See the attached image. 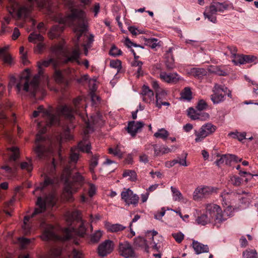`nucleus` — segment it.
<instances>
[{"label":"nucleus","mask_w":258,"mask_h":258,"mask_svg":"<svg viewBox=\"0 0 258 258\" xmlns=\"http://www.w3.org/2000/svg\"><path fill=\"white\" fill-rule=\"evenodd\" d=\"M227 49L229 50L230 54H231L232 57L235 56L237 54V48L234 46H227Z\"/></svg>","instance_id":"nucleus-64"},{"label":"nucleus","mask_w":258,"mask_h":258,"mask_svg":"<svg viewBox=\"0 0 258 258\" xmlns=\"http://www.w3.org/2000/svg\"><path fill=\"white\" fill-rule=\"evenodd\" d=\"M158 40L155 38H145V42L146 45L152 48H155L159 45Z\"/></svg>","instance_id":"nucleus-43"},{"label":"nucleus","mask_w":258,"mask_h":258,"mask_svg":"<svg viewBox=\"0 0 258 258\" xmlns=\"http://www.w3.org/2000/svg\"><path fill=\"white\" fill-rule=\"evenodd\" d=\"M206 214L211 218V220H214L215 224L217 225V227H219L218 224L226 221L232 215L231 208L229 206L222 211L220 206L214 204L207 205Z\"/></svg>","instance_id":"nucleus-8"},{"label":"nucleus","mask_w":258,"mask_h":258,"mask_svg":"<svg viewBox=\"0 0 258 258\" xmlns=\"http://www.w3.org/2000/svg\"><path fill=\"white\" fill-rule=\"evenodd\" d=\"M113 242L110 240H106L99 245L98 248V254L102 256H106L113 250Z\"/></svg>","instance_id":"nucleus-17"},{"label":"nucleus","mask_w":258,"mask_h":258,"mask_svg":"<svg viewBox=\"0 0 258 258\" xmlns=\"http://www.w3.org/2000/svg\"><path fill=\"white\" fill-rule=\"evenodd\" d=\"M93 37L94 36L92 35H90L89 36L85 34L84 35L83 39L85 42L82 44V46L84 47L85 54L86 55H87L88 53V49L91 47V44L94 41Z\"/></svg>","instance_id":"nucleus-28"},{"label":"nucleus","mask_w":258,"mask_h":258,"mask_svg":"<svg viewBox=\"0 0 258 258\" xmlns=\"http://www.w3.org/2000/svg\"><path fill=\"white\" fill-rule=\"evenodd\" d=\"M228 88L218 84H215L213 88V94L211 95V99L214 104L220 103L225 100V93Z\"/></svg>","instance_id":"nucleus-12"},{"label":"nucleus","mask_w":258,"mask_h":258,"mask_svg":"<svg viewBox=\"0 0 258 258\" xmlns=\"http://www.w3.org/2000/svg\"><path fill=\"white\" fill-rule=\"evenodd\" d=\"M234 195L235 194L232 192H228L225 191H223L221 195L222 201L223 202V205H228L230 204L231 198H232Z\"/></svg>","instance_id":"nucleus-32"},{"label":"nucleus","mask_w":258,"mask_h":258,"mask_svg":"<svg viewBox=\"0 0 258 258\" xmlns=\"http://www.w3.org/2000/svg\"><path fill=\"white\" fill-rule=\"evenodd\" d=\"M82 119L85 122V128L84 130V133L85 135L88 134L93 131V128L91 125V124H95V120L94 117L91 116L90 119L87 117L86 119L84 117H82Z\"/></svg>","instance_id":"nucleus-26"},{"label":"nucleus","mask_w":258,"mask_h":258,"mask_svg":"<svg viewBox=\"0 0 258 258\" xmlns=\"http://www.w3.org/2000/svg\"><path fill=\"white\" fill-rule=\"evenodd\" d=\"M141 94L143 96V100L145 102L149 103L154 99L153 91L146 85L143 86Z\"/></svg>","instance_id":"nucleus-22"},{"label":"nucleus","mask_w":258,"mask_h":258,"mask_svg":"<svg viewBox=\"0 0 258 258\" xmlns=\"http://www.w3.org/2000/svg\"><path fill=\"white\" fill-rule=\"evenodd\" d=\"M151 233L152 235V241L151 244L153 249L157 251H159L162 244L159 242H156L155 240L156 239L158 241L163 240V237L161 235H158L157 232L155 230L152 231Z\"/></svg>","instance_id":"nucleus-23"},{"label":"nucleus","mask_w":258,"mask_h":258,"mask_svg":"<svg viewBox=\"0 0 258 258\" xmlns=\"http://www.w3.org/2000/svg\"><path fill=\"white\" fill-rule=\"evenodd\" d=\"M159 76L162 81L169 84H176L180 80V76L176 73L161 72Z\"/></svg>","instance_id":"nucleus-18"},{"label":"nucleus","mask_w":258,"mask_h":258,"mask_svg":"<svg viewBox=\"0 0 258 258\" xmlns=\"http://www.w3.org/2000/svg\"><path fill=\"white\" fill-rule=\"evenodd\" d=\"M44 37L42 35L35 32L31 33L28 37V41L31 43L37 44L40 42H43Z\"/></svg>","instance_id":"nucleus-27"},{"label":"nucleus","mask_w":258,"mask_h":258,"mask_svg":"<svg viewBox=\"0 0 258 258\" xmlns=\"http://www.w3.org/2000/svg\"><path fill=\"white\" fill-rule=\"evenodd\" d=\"M74 13L71 16H70L66 19H60L61 22H68L72 23L73 21H77L79 22V27H76L74 29V32L76 34V38L74 39L75 47L71 50L65 51L64 46L62 43L54 45L51 47L50 50L51 52L55 55L58 58L61 55L65 57L64 62L68 63L69 62H76L78 64L81 65V62L79 60L81 54L80 46L79 42L81 37L84 33L87 31V26L85 23H84L81 16V13H78V16Z\"/></svg>","instance_id":"nucleus-3"},{"label":"nucleus","mask_w":258,"mask_h":258,"mask_svg":"<svg viewBox=\"0 0 258 258\" xmlns=\"http://www.w3.org/2000/svg\"><path fill=\"white\" fill-rule=\"evenodd\" d=\"M196 221L198 224H201L202 225H205L208 223H210L212 220L210 217L208 216L206 213L201 215L200 216H199L197 219Z\"/></svg>","instance_id":"nucleus-36"},{"label":"nucleus","mask_w":258,"mask_h":258,"mask_svg":"<svg viewBox=\"0 0 258 258\" xmlns=\"http://www.w3.org/2000/svg\"><path fill=\"white\" fill-rule=\"evenodd\" d=\"M232 61L236 65L238 64H244V55H235L234 56Z\"/></svg>","instance_id":"nucleus-53"},{"label":"nucleus","mask_w":258,"mask_h":258,"mask_svg":"<svg viewBox=\"0 0 258 258\" xmlns=\"http://www.w3.org/2000/svg\"><path fill=\"white\" fill-rule=\"evenodd\" d=\"M244 63L253 62L256 57L251 55H244Z\"/></svg>","instance_id":"nucleus-63"},{"label":"nucleus","mask_w":258,"mask_h":258,"mask_svg":"<svg viewBox=\"0 0 258 258\" xmlns=\"http://www.w3.org/2000/svg\"><path fill=\"white\" fill-rule=\"evenodd\" d=\"M109 153L118 157L119 159H121L122 157V153L120 151L118 146H116L114 148H109Z\"/></svg>","instance_id":"nucleus-46"},{"label":"nucleus","mask_w":258,"mask_h":258,"mask_svg":"<svg viewBox=\"0 0 258 258\" xmlns=\"http://www.w3.org/2000/svg\"><path fill=\"white\" fill-rule=\"evenodd\" d=\"M216 130V126L211 123L202 125L199 132L195 131L196 142H202L206 137L214 133Z\"/></svg>","instance_id":"nucleus-13"},{"label":"nucleus","mask_w":258,"mask_h":258,"mask_svg":"<svg viewBox=\"0 0 258 258\" xmlns=\"http://www.w3.org/2000/svg\"><path fill=\"white\" fill-rule=\"evenodd\" d=\"M121 197L126 205H132L134 207H136L139 203V196L134 194L133 191L129 188L125 191H122L121 193Z\"/></svg>","instance_id":"nucleus-15"},{"label":"nucleus","mask_w":258,"mask_h":258,"mask_svg":"<svg viewBox=\"0 0 258 258\" xmlns=\"http://www.w3.org/2000/svg\"><path fill=\"white\" fill-rule=\"evenodd\" d=\"M3 105L0 104V127H4L8 121L6 115L3 112Z\"/></svg>","instance_id":"nucleus-44"},{"label":"nucleus","mask_w":258,"mask_h":258,"mask_svg":"<svg viewBox=\"0 0 258 258\" xmlns=\"http://www.w3.org/2000/svg\"><path fill=\"white\" fill-rule=\"evenodd\" d=\"M210 72L218 76H226L228 75L227 70L221 66H215L210 69Z\"/></svg>","instance_id":"nucleus-31"},{"label":"nucleus","mask_w":258,"mask_h":258,"mask_svg":"<svg viewBox=\"0 0 258 258\" xmlns=\"http://www.w3.org/2000/svg\"><path fill=\"white\" fill-rule=\"evenodd\" d=\"M192 247L195 252L198 254L203 252H208L209 251V247L207 245H204L197 241H193Z\"/></svg>","instance_id":"nucleus-25"},{"label":"nucleus","mask_w":258,"mask_h":258,"mask_svg":"<svg viewBox=\"0 0 258 258\" xmlns=\"http://www.w3.org/2000/svg\"><path fill=\"white\" fill-rule=\"evenodd\" d=\"M157 138H161L163 140H166L168 136L169 133L164 128L159 129L154 135Z\"/></svg>","instance_id":"nucleus-39"},{"label":"nucleus","mask_w":258,"mask_h":258,"mask_svg":"<svg viewBox=\"0 0 258 258\" xmlns=\"http://www.w3.org/2000/svg\"><path fill=\"white\" fill-rule=\"evenodd\" d=\"M67 220L69 221V222H71L74 220L82 221L81 213L79 211L76 210L71 213L68 214V218Z\"/></svg>","instance_id":"nucleus-34"},{"label":"nucleus","mask_w":258,"mask_h":258,"mask_svg":"<svg viewBox=\"0 0 258 258\" xmlns=\"http://www.w3.org/2000/svg\"><path fill=\"white\" fill-rule=\"evenodd\" d=\"M156 106L157 107H160V101L165 99L166 98V96L167 95L166 92L161 89H158L156 91Z\"/></svg>","instance_id":"nucleus-30"},{"label":"nucleus","mask_w":258,"mask_h":258,"mask_svg":"<svg viewBox=\"0 0 258 258\" xmlns=\"http://www.w3.org/2000/svg\"><path fill=\"white\" fill-rule=\"evenodd\" d=\"M187 155V154L186 153H183L182 154L181 157H178L175 160L177 161V163H178L180 165L187 166V164L186 162Z\"/></svg>","instance_id":"nucleus-52"},{"label":"nucleus","mask_w":258,"mask_h":258,"mask_svg":"<svg viewBox=\"0 0 258 258\" xmlns=\"http://www.w3.org/2000/svg\"><path fill=\"white\" fill-rule=\"evenodd\" d=\"M122 175L124 177L129 176V179L132 181H135V180H136L137 174L135 171H134V170H125L124 171Z\"/></svg>","instance_id":"nucleus-49"},{"label":"nucleus","mask_w":258,"mask_h":258,"mask_svg":"<svg viewBox=\"0 0 258 258\" xmlns=\"http://www.w3.org/2000/svg\"><path fill=\"white\" fill-rule=\"evenodd\" d=\"M29 2V8L26 7H19V4L14 0H9V5L7 7L9 14L14 18L19 19L26 18L28 16L34 6H36L40 9L45 7L46 4L43 1L39 0H27Z\"/></svg>","instance_id":"nucleus-6"},{"label":"nucleus","mask_w":258,"mask_h":258,"mask_svg":"<svg viewBox=\"0 0 258 258\" xmlns=\"http://www.w3.org/2000/svg\"><path fill=\"white\" fill-rule=\"evenodd\" d=\"M54 77L55 81L58 83H62L63 81V77L61 72L59 70H57L56 68L55 69Z\"/></svg>","instance_id":"nucleus-51"},{"label":"nucleus","mask_w":258,"mask_h":258,"mask_svg":"<svg viewBox=\"0 0 258 258\" xmlns=\"http://www.w3.org/2000/svg\"><path fill=\"white\" fill-rule=\"evenodd\" d=\"M217 188L212 186H199L196 188L193 193V199L199 201L202 198H207L214 192H216Z\"/></svg>","instance_id":"nucleus-14"},{"label":"nucleus","mask_w":258,"mask_h":258,"mask_svg":"<svg viewBox=\"0 0 258 258\" xmlns=\"http://www.w3.org/2000/svg\"><path fill=\"white\" fill-rule=\"evenodd\" d=\"M118 249L120 255L125 258L136 256L133 246L127 241L119 243Z\"/></svg>","instance_id":"nucleus-16"},{"label":"nucleus","mask_w":258,"mask_h":258,"mask_svg":"<svg viewBox=\"0 0 258 258\" xmlns=\"http://www.w3.org/2000/svg\"><path fill=\"white\" fill-rule=\"evenodd\" d=\"M57 181V179L55 177H50L47 175H45L43 182L41 183L40 185L36 188V190L39 189L43 190L47 186L53 185Z\"/></svg>","instance_id":"nucleus-24"},{"label":"nucleus","mask_w":258,"mask_h":258,"mask_svg":"<svg viewBox=\"0 0 258 258\" xmlns=\"http://www.w3.org/2000/svg\"><path fill=\"white\" fill-rule=\"evenodd\" d=\"M71 171L69 168H66L61 175V180L64 182V191L72 197L84 183V177L78 172L75 173L70 180Z\"/></svg>","instance_id":"nucleus-7"},{"label":"nucleus","mask_w":258,"mask_h":258,"mask_svg":"<svg viewBox=\"0 0 258 258\" xmlns=\"http://www.w3.org/2000/svg\"><path fill=\"white\" fill-rule=\"evenodd\" d=\"M40 113L42 114L46 122L45 123L39 122L38 123L39 131L36 136L34 151L39 158L42 159L51 153L50 148L45 146L46 142L49 143V141H46L42 135L46 132L47 127L59 125L60 119L59 116L56 113V114L53 113L52 107H50L48 109L46 110L44 109L42 105H40L37 108V110L34 111L33 117H37Z\"/></svg>","instance_id":"nucleus-1"},{"label":"nucleus","mask_w":258,"mask_h":258,"mask_svg":"<svg viewBox=\"0 0 258 258\" xmlns=\"http://www.w3.org/2000/svg\"><path fill=\"white\" fill-rule=\"evenodd\" d=\"M187 114L192 120H206L209 117L208 113L198 112L192 108H188Z\"/></svg>","instance_id":"nucleus-19"},{"label":"nucleus","mask_w":258,"mask_h":258,"mask_svg":"<svg viewBox=\"0 0 258 258\" xmlns=\"http://www.w3.org/2000/svg\"><path fill=\"white\" fill-rule=\"evenodd\" d=\"M192 73H194L195 76L198 78H201L202 77L205 76L207 74L206 70L203 68L194 69Z\"/></svg>","instance_id":"nucleus-48"},{"label":"nucleus","mask_w":258,"mask_h":258,"mask_svg":"<svg viewBox=\"0 0 258 258\" xmlns=\"http://www.w3.org/2000/svg\"><path fill=\"white\" fill-rule=\"evenodd\" d=\"M107 228L110 232H117L123 230L125 227L119 224H115L107 225Z\"/></svg>","instance_id":"nucleus-37"},{"label":"nucleus","mask_w":258,"mask_h":258,"mask_svg":"<svg viewBox=\"0 0 258 258\" xmlns=\"http://www.w3.org/2000/svg\"><path fill=\"white\" fill-rule=\"evenodd\" d=\"M41 226L43 228V232L41 238L43 240H55L65 241L72 238L74 229L73 228H66L63 230L62 235H56L54 232L53 226L41 223Z\"/></svg>","instance_id":"nucleus-9"},{"label":"nucleus","mask_w":258,"mask_h":258,"mask_svg":"<svg viewBox=\"0 0 258 258\" xmlns=\"http://www.w3.org/2000/svg\"><path fill=\"white\" fill-rule=\"evenodd\" d=\"M171 190L173 195V199L175 201H179L183 197L180 191L176 187L171 186Z\"/></svg>","instance_id":"nucleus-41"},{"label":"nucleus","mask_w":258,"mask_h":258,"mask_svg":"<svg viewBox=\"0 0 258 258\" xmlns=\"http://www.w3.org/2000/svg\"><path fill=\"white\" fill-rule=\"evenodd\" d=\"M20 166L22 169L26 170L28 172H31L33 169L32 163L30 162H23L21 164Z\"/></svg>","instance_id":"nucleus-56"},{"label":"nucleus","mask_w":258,"mask_h":258,"mask_svg":"<svg viewBox=\"0 0 258 258\" xmlns=\"http://www.w3.org/2000/svg\"><path fill=\"white\" fill-rule=\"evenodd\" d=\"M12 152L10 155L11 160L16 161L19 157V150L17 147H12L9 149Z\"/></svg>","instance_id":"nucleus-42"},{"label":"nucleus","mask_w":258,"mask_h":258,"mask_svg":"<svg viewBox=\"0 0 258 258\" xmlns=\"http://www.w3.org/2000/svg\"><path fill=\"white\" fill-rule=\"evenodd\" d=\"M144 123L142 121H131L128 124L127 132L132 136H135L138 131L144 126Z\"/></svg>","instance_id":"nucleus-21"},{"label":"nucleus","mask_w":258,"mask_h":258,"mask_svg":"<svg viewBox=\"0 0 258 258\" xmlns=\"http://www.w3.org/2000/svg\"><path fill=\"white\" fill-rule=\"evenodd\" d=\"M172 236L174 238L175 240L179 243L181 242L184 237V234L181 232L172 233Z\"/></svg>","instance_id":"nucleus-55"},{"label":"nucleus","mask_w":258,"mask_h":258,"mask_svg":"<svg viewBox=\"0 0 258 258\" xmlns=\"http://www.w3.org/2000/svg\"><path fill=\"white\" fill-rule=\"evenodd\" d=\"M181 97L186 100L190 101L192 99V92L189 87H185L181 92Z\"/></svg>","instance_id":"nucleus-40"},{"label":"nucleus","mask_w":258,"mask_h":258,"mask_svg":"<svg viewBox=\"0 0 258 258\" xmlns=\"http://www.w3.org/2000/svg\"><path fill=\"white\" fill-rule=\"evenodd\" d=\"M37 45L35 48V51L37 53H41L45 48V45L43 42L37 43Z\"/></svg>","instance_id":"nucleus-61"},{"label":"nucleus","mask_w":258,"mask_h":258,"mask_svg":"<svg viewBox=\"0 0 258 258\" xmlns=\"http://www.w3.org/2000/svg\"><path fill=\"white\" fill-rule=\"evenodd\" d=\"M88 225L87 223L85 224L84 222L81 221V223L80 225L78 230L77 233L80 236H84L86 234V225Z\"/></svg>","instance_id":"nucleus-47"},{"label":"nucleus","mask_w":258,"mask_h":258,"mask_svg":"<svg viewBox=\"0 0 258 258\" xmlns=\"http://www.w3.org/2000/svg\"><path fill=\"white\" fill-rule=\"evenodd\" d=\"M6 47L0 48V58L2 57L4 61L6 63H11L12 61L11 56L7 52Z\"/></svg>","instance_id":"nucleus-35"},{"label":"nucleus","mask_w":258,"mask_h":258,"mask_svg":"<svg viewBox=\"0 0 258 258\" xmlns=\"http://www.w3.org/2000/svg\"><path fill=\"white\" fill-rule=\"evenodd\" d=\"M18 241L21 244V248L24 249L29 245L31 242L30 239L24 237H20Z\"/></svg>","instance_id":"nucleus-54"},{"label":"nucleus","mask_w":258,"mask_h":258,"mask_svg":"<svg viewBox=\"0 0 258 258\" xmlns=\"http://www.w3.org/2000/svg\"><path fill=\"white\" fill-rule=\"evenodd\" d=\"M154 154L156 156H158L161 154H162V146H159L158 145H153Z\"/></svg>","instance_id":"nucleus-62"},{"label":"nucleus","mask_w":258,"mask_h":258,"mask_svg":"<svg viewBox=\"0 0 258 258\" xmlns=\"http://www.w3.org/2000/svg\"><path fill=\"white\" fill-rule=\"evenodd\" d=\"M122 51L120 49H118L116 46H112L111 49L109 51V54L112 56H117L121 55Z\"/></svg>","instance_id":"nucleus-57"},{"label":"nucleus","mask_w":258,"mask_h":258,"mask_svg":"<svg viewBox=\"0 0 258 258\" xmlns=\"http://www.w3.org/2000/svg\"><path fill=\"white\" fill-rule=\"evenodd\" d=\"M49 65H52L54 69H56L58 65V61L54 58H50L38 62V73L31 80L30 79V71L26 69L17 83V91L19 92L21 91L29 92L32 97H35L36 93L39 90V85L45 86L48 83V76L43 74L42 67H47Z\"/></svg>","instance_id":"nucleus-2"},{"label":"nucleus","mask_w":258,"mask_h":258,"mask_svg":"<svg viewBox=\"0 0 258 258\" xmlns=\"http://www.w3.org/2000/svg\"><path fill=\"white\" fill-rule=\"evenodd\" d=\"M165 64L166 66V68L169 70H172L174 67V58H167V59H166L165 60Z\"/></svg>","instance_id":"nucleus-58"},{"label":"nucleus","mask_w":258,"mask_h":258,"mask_svg":"<svg viewBox=\"0 0 258 258\" xmlns=\"http://www.w3.org/2000/svg\"><path fill=\"white\" fill-rule=\"evenodd\" d=\"M47 203L52 206L54 204V196L53 194H49L44 200L41 197H38L36 202V205L38 207L35 209L31 215H27L24 217L23 229L25 234H28L30 231V228L29 225L27 224L29 219L44 212L46 210V204Z\"/></svg>","instance_id":"nucleus-10"},{"label":"nucleus","mask_w":258,"mask_h":258,"mask_svg":"<svg viewBox=\"0 0 258 258\" xmlns=\"http://www.w3.org/2000/svg\"><path fill=\"white\" fill-rule=\"evenodd\" d=\"M213 3L217 12H223L225 10H227L228 7V5L225 3H221L219 2H213Z\"/></svg>","instance_id":"nucleus-45"},{"label":"nucleus","mask_w":258,"mask_h":258,"mask_svg":"<svg viewBox=\"0 0 258 258\" xmlns=\"http://www.w3.org/2000/svg\"><path fill=\"white\" fill-rule=\"evenodd\" d=\"M110 66L112 68L117 69L118 72L121 69V62L118 59L111 60L110 62Z\"/></svg>","instance_id":"nucleus-50"},{"label":"nucleus","mask_w":258,"mask_h":258,"mask_svg":"<svg viewBox=\"0 0 258 258\" xmlns=\"http://www.w3.org/2000/svg\"><path fill=\"white\" fill-rule=\"evenodd\" d=\"M217 12V10L212 3L210 6L206 8L204 16L205 18H207L210 22L215 24L217 23L216 16Z\"/></svg>","instance_id":"nucleus-20"},{"label":"nucleus","mask_w":258,"mask_h":258,"mask_svg":"<svg viewBox=\"0 0 258 258\" xmlns=\"http://www.w3.org/2000/svg\"><path fill=\"white\" fill-rule=\"evenodd\" d=\"M78 149L82 152L91 154L92 157L89 160V170L91 173H95V168L98 164L99 156L97 154L92 155L91 152V144L87 140H83L80 142L78 145Z\"/></svg>","instance_id":"nucleus-11"},{"label":"nucleus","mask_w":258,"mask_h":258,"mask_svg":"<svg viewBox=\"0 0 258 258\" xmlns=\"http://www.w3.org/2000/svg\"><path fill=\"white\" fill-rule=\"evenodd\" d=\"M82 101V98L77 97L73 101V103L75 107L74 109L71 106L66 104H62L58 105L55 109L56 113L59 117L63 116L66 119L69 120L71 123L69 125L64 127V132L63 137L67 140H71L73 139V136L70 134V131L72 128H74V126L72 124L74 119V113L77 112V109L79 108V105Z\"/></svg>","instance_id":"nucleus-5"},{"label":"nucleus","mask_w":258,"mask_h":258,"mask_svg":"<svg viewBox=\"0 0 258 258\" xmlns=\"http://www.w3.org/2000/svg\"><path fill=\"white\" fill-rule=\"evenodd\" d=\"M207 107V104L204 100H200L197 105V109L198 111H202L205 109Z\"/></svg>","instance_id":"nucleus-59"},{"label":"nucleus","mask_w":258,"mask_h":258,"mask_svg":"<svg viewBox=\"0 0 258 258\" xmlns=\"http://www.w3.org/2000/svg\"><path fill=\"white\" fill-rule=\"evenodd\" d=\"M60 3H62L68 9L70 13L66 16H63L61 14H57L54 16L53 20L56 22H57L59 24L54 25L49 32L48 36L51 39L56 38L60 35V34L64 29V25L73 26L74 31L76 27H79V22L78 21H73L72 23H69L68 22H61L60 21V19H66L68 17L71 16L73 15H74V13H75V15L78 16V13L80 14V13H81L82 18L84 23H85L84 13L82 11L74 8L75 2L74 1L60 0Z\"/></svg>","instance_id":"nucleus-4"},{"label":"nucleus","mask_w":258,"mask_h":258,"mask_svg":"<svg viewBox=\"0 0 258 258\" xmlns=\"http://www.w3.org/2000/svg\"><path fill=\"white\" fill-rule=\"evenodd\" d=\"M229 178V182L235 186H240L243 181V179L242 178H240L237 175H231Z\"/></svg>","instance_id":"nucleus-38"},{"label":"nucleus","mask_w":258,"mask_h":258,"mask_svg":"<svg viewBox=\"0 0 258 258\" xmlns=\"http://www.w3.org/2000/svg\"><path fill=\"white\" fill-rule=\"evenodd\" d=\"M102 236V232L100 230L96 231L91 236V240L93 242H98Z\"/></svg>","instance_id":"nucleus-60"},{"label":"nucleus","mask_w":258,"mask_h":258,"mask_svg":"<svg viewBox=\"0 0 258 258\" xmlns=\"http://www.w3.org/2000/svg\"><path fill=\"white\" fill-rule=\"evenodd\" d=\"M135 245L138 247H144L146 252H149V246L146 243V241L143 238L139 237L135 239L134 240Z\"/></svg>","instance_id":"nucleus-33"},{"label":"nucleus","mask_w":258,"mask_h":258,"mask_svg":"<svg viewBox=\"0 0 258 258\" xmlns=\"http://www.w3.org/2000/svg\"><path fill=\"white\" fill-rule=\"evenodd\" d=\"M242 258H258V251L255 249L247 248L243 251Z\"/></svg>","instance_id":"nucleus-29"}]
</instances>
